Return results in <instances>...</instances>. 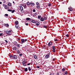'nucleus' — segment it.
<instances>
[{"instance_id":"obj_1","label":"nucleus","mask_w":75,"mask_h":75,"mask_svg":"<svg viewBox=\"0 0 75 75\" xmlns=\"http://www.w3.org/2000/svg\"><path fill=\"white\" fill-rule=\"evenodd\" d=\"M9 56L11 59H17V56L16 55H10Z\"/></svg>"},{"instance_id":"obj_2","label":"nucleus","mask_w":75,"mask_h":75,"mask_svg":"<svg viewBox=\"0 0 75 75\" xmlns=\"http://www.w3.org/2000/svg\"><path fill=\"white\" fill-rule=\"evenodd\" d=\"M51 54L49 52L47 54L45 55V58L46 59H48V58H50V55Z\"/></svg>"},{"instance_id":"obj_3","label":"nucleus","mask_w":75,"mask_h":75,"mask_svg":"<svg viewBox=\"0 0 75 75\" xmlns=\"http://www.w3.org/2000/svg\"><path fill=\"white\" fill-rule=\"evenodd\" d=\"M52 51L55 52V50L56 48H55V47L54 46H53L52 47Z\"/></svg>"},{"instance_id":"obj_4","label":"nucleus","mask_w":75,"mask_h":75,"mask_svg":"<svg viewBox=\"0 0 75 75\" xmlns=\"http://www.w3.org/2000/svg\"><path fill=\"white\" fill-rule=\"evenodd\" d=\"M36 25H40V23L38 21H36L35 22Z\"/></svg>"},{"instance_id":"obj_5","label":"nucleus","mask_w":75,"mask_h":75,"mask_svg":"<svg viewBox=\"0 0 75 75\" xmlns=\"http://www.w3.org/2000/svg\"><path fill=\"white\" fill-rule=\"evenodd\" d=\"M30 5L31 7H33V6H35V4H34V3H32L30 2Z\"/></svg>"},{"instance_id":"obj_6","label":"nucleus","mask_w":75,"mask_h":75,"mask_svg":"<svg viewBox=\"0 0 75 75\" xmlns=\"http://www.w3.org/2000/svg\"><path fill=\"white\" fill-rule=\"evenodd\" d=\"M51 45H52V42H50L48 43V46L50 47Z\"/></svg>"},{"instance_id":"obj_7","label":"nucleus","mask_w":75,"mask_h":75,"mask_svg":"<svg viewBox=\"0 0 75 75\" xmlns=\"http://www.w3.org/2000/svg\"><path fill=\"white\" fill-rule=\"evenodd\" d=\"M15 25H17L18 24V21H16L15 22Z\"/></svg>"},{"instance_id":"obj_8","label":"nucleus","mask_w":75,"mask_h":75,"mask_svg":"<svg viewBox=\"0 0 75 75\" xmlns=\"http://www.w3.org/2000/svg\"><path fill=\"white\" fill-rule=\"evenodd\" d=\"M20 7V9L21 10V11L23 10V6H19Z\"/></svg>"},{"instance_id":"obj_9","label":"nucleus","mask_w":75,"mask_h":75,"mask_svg":"<svg viewBox=\"0 0 75 75\" xmlns=\"http://www.w3.org/2000/svg\"><path fill=\"white\" fill-rule=\"evenodd\" d=\"M13 50H15L16 51H17L18 50V49H17V48L16 47H14L13 48Z\"/></svg>"},{"instance_id":"obj_10","label":"nucleus","mask_w":75,"mask_h":75,"mask_svg":"<svg viewBox=\"0 0 75 75\" xmlns=\"http://www.w3.org/2000/svg\"><path fill=\"white\" fill-rule=\"evenodd\" d=\"M14 45H16L18 43H17V42L16 41H15L13 42Z\"/></svg>"},{"instance_id":"obj_11","label":"nucleus","mask_w":75,"mask_h":75,"mask_svg":"<svg viewBox=\"0 0 75 75\" xmlns=\"http://www.w3.org/2000/svg\"><path fill=\"white\" fill-rule=\"evenodd\" d=\"M69 10L70 11H73V9L72 8H69Z\"/></svg>"},{"instance_id":"obj_12","label":"nucleus","mask_w":75,"mask_h":75,"mask_svg":"<svg viewBox=\"0 0 75 75\" xmlns=\"http://www.w3.org/2000/svg\"><path fill=\"white\" fill-rule=\"evenodd\" d=\"M40 20L41 21H44V18H43L42 17H41L40 18Z\"/></svg>"},{"instance_id":"obj_13","label":"nucleus","mask_w":75,"mask_h":75,"mask_svg":"<svg viewBox=\"0 0 75 75\" xmlns=\"http://www.w3.org/2000/svg\"><path fill=\"white\" fill-rule=\"evenodd\" d=\"M22 64H23V65L24 66H26V64L25 63V62H22Z\"/></svg>"},{"instance_id":"obj_14","label":"nucleus","mask_w":75,"mask_h":75,"mask_svg":"<svg viewBox=\"0 0 75 75\" xmlns=\"http://www.w3.org/2000/svg\"><path fill=\"white\" fill-rule=\"evenodd\" d=\"M4 25L5 26H6L7 27H9V25H8V24H6V23H4Z\"/></svg>"},{"instance_id":"obj_15","label":"nucleus","mask_w":75,"mask_h":75,"mask_svg":"<svg viewBox=\"0 0 75 75\" xmlns=\"http://www.w3.org/2000/svg\"><path fill=\"white\" fill-rule=\"evenodd\" d=\"M65 74H64V75H67L68 74V71H66L65 72Z\"/></svg>"},{"instance_id":"obj_16","label":"nucleus","mask_w":75,"mask_h":75,"mask_svg":"<svg viewBox=\"0 0 75 75\" xmlns=\"http://www.w3.org/2000/svg\"><path fill=\"white\" fill-rule=\"evenodd\" d=\"M65 68H63L62 69V71H63V72H65Z\"/></svg>"},{"instance_id":"obj_17","label":"nucleus","mask_w":75,"mask_h":75,"mask_svg":"<svg viewBox=\"0 0 75 75\" xmlns=\"http://www.w3.org/2000/svg\"><path fill=\"white\" fill-rule=\"evenodd\" d=\"M44 21H45V20H46L47 19V17L45 16L44 18Z\"/></svg>"},{"instance_id":"obj_18","label":"nucleus","mask_w":75,"mask_h":75,"mask_svg":"<svg viewBox=\"0 0 75 75\" xmlns=\"http://www.w3.org/2000/svg\"><path fill=\"white\" fill-rule=\"evenodd\" d=\"M21 41L22 42H25V40L24 39H22L21 40Z\"/></svg>"},{"instance_id":"obj_19","label":"nucleus","mask_w":75,"mask_h":75,"mask_svg":"<svg viewBox=\"0 0 75 75\" xmlns=\"http://www.w3.org/2000/svg\"><path fill=\"white\" fill-rule=\"evenodd\" d=\"M34 58H35V59H37V57L36 55H34Z\"/></svg>"},{"instance_id":"obj_20","label":"nucleus","mask_w":75,"mask_h":75,"mask_svg":"<svg viewBox=\"0 0 75 75\" xmlns=\"http://www.w3.org/2000/svg\"><path fill=\"white\" fill-rule=\"evenodd\" d=\"M31 22H32V23H35L36 22V21H35V20H32L31 21Z\"/></svg>"},{"instance_id":"obj_21","label":"nucleus","mask_w":75,"mask_h":75,"mask_svg":"<svg viewBox=\"0 0 75 75\" xmlns=\"http://www.w3.org/2000/svg\"><path fill=\"white\" fill-rule=\"evenodd\" d=\"M28 70H29V71H31L32 70L31 68H30V67H29L28 68Z\"/></svg>"},{"instance_id":"obj_22","label":"nucleus","mask_w":75,"mask_h":75,"mask_svg":"<svg viewBox=\"0 0 75 75\" xmlns=\"http://www.w3.org/2000/svg\"><path fill=\"white\" fill-rule=\"evenodd\" d=\"M16 46L18 47V48H20V45H19V44H17V45H16Z\"/></svg>"},{"instance_id":"obj_23","label":"nucleus","mask_w":75,"mask_h":75,"mask_svg":"<svg viewBox=\"0 0 75 75\" xmlns=\"http://www.w3.org/2000/svg\"><path fill=\"white\" fill-rule=\"evenodd\" d=\"M24 71L26 72H27V71H28V69L27 68H25V69Z\"/></svg>"},{"instance_id":"obj_24","label":"nucleus","mask_w":75,"mask_h":75,"mask_svg":"<svg viewBox=\"0 0 75 75\" xmlns=\"http://www.w3.org/2000/svg\"><path fill=\"white\" fill-rule=\"evenodd\" d=\"M41 16H38V19H40V18H41Z\"/></svg>"},{"instance_id":"obj_25","label":"nucleus","mask_w":75,"mask_h":75,"mask_svg":"<svg viewBox=\"0 0 75 75\" xmlns=\"http://www.w3.org/2000/svg\"><path fill=\"white\" fill-rule=\"evenodd\" d=\"M2 2L4 3H6V0H1Z\"/></svg>"},{"instance_id":"obj_26","label":"nucleus","mask_w":75,"mask_h":75,"mask_svg":"<svg viewBox=\"0 0 75 75\" xmlns=\"http://www.w3.org/2000/svg\"><path fill=\"white\" fill-rule=\"evenodd\" d=\"M31 3V2H27V5L28 6V5H30V4Z\"/></svg>"},{"instance_id":"obj_27","label":"nucleus","mask_w":75,"mask_h":75,"mask_svg":"<svg viewBox=\"0 0 75 75\" xmlns=\"http://www.w3.org/2000/svg\"><path fill=\"white\" fill-rule=\"evenodd\" d=\"M26 20H27V21H28V20H30V18H27L26 19Z\"/></svg>"},{"instance_id":"obj_28","label":"nucleus","mask_w":75,"mask_h":75,"mask_svg":"<svg viewBox=\"0 0 75 75\" xmlns=\"http://www.w3.org/2000/svg\"><path fill=\"white\" fill-rule=\"evenodd\" d=\"M8 5L9 6H10H10H11V3H8Z\"/></svg>"},{"instance_id":"obj_29","label":"nucleus","mask_w":75,"mask_h":75,"mask_svg":"<svg viewBox=\"0 0 75 75\" xmlns=\"http://www.w3.org/2000/svg\"><path fill=\"white\" fill-rule=\"evenodd\" d=\"M15 27L16 28H18V27H19V26L18 25H15Z\"/></svg>"},{"instance_id":"obj_30","label":"nucleus","mask_w":75,"mask_h":75,"mask_svg":"<svg viewBox=\"0 0 75 75\" xmlns=\"http://www.w3.org/2000/svg\"><path fill=\"white\" fill-rule=\"evenodd\" d=\"M23 6L24 7V8H25L27 7V5H25Z\"/></svg>"},{"instance_id":"obj_31","label":"nucleus","mask_w":75,"mask_h":75,"mask_svg":"<svg viewBox=\"0 0 75 75\" xmlns=\"http://www.w3.org/2000/svg\"><path fill=\"white\" fill-rule=\"evenodd\" d=\"M43 27L44 28H47V26H46L45 25L43 26Z\"/></svg>"},{"instance_id":"obj_32","label":"nucleus","mask_w":75,"mask_h":75,"mask_svg":"<svg viewBox=\"0 0 75 75\" xmlns=\"http://www.w3.org/2000/svg\"><path fill=\"white\" fill-rule=\"evenodd\" d=\"M6 33L7 34V35L9 33V31H6Z\"/></svg>"},{"instance_id":"obj_33","label":"nucleus","mask_w":75,"mask_h":75,"mask_svg":"<svg viewBox=\"0 0 75 75\" xmlns=\"http://www.w3.org/2000/svg\"><path fill=\"white\" fill-rule=\"evenodd\" d=\"M4 7L5 8H7V5H6V4H5L4 5Z\"/></svg>"},{"instance_id":"obj_34","label":"nucleus","mask_w":75,"mask_h":75,"mask_svg":"<svg viewBox=\"0 0 75 75\" xmlns=\"http://www.w3.org/2000/svg\"><path fill=\"white\" fill-rule=\"evenodd\" d=\"M43 48H44V49H46V47H45V46L44 45L42 47Z\"/></svg>"},{"instance_id":"obj_35","label":"nucleus","mask_w":75,"mask_h":75,"mask_svg":"<svg viewBox=\"0 0 75 75\" xmlns=\"http://www.w3.org/2000/svg\"><path fill=\"white\" fill-rule=\"evenodd\" d=\"M22 55H23V54H22V53H21V54H19V56L20 57H21V56H22Z\"/></svg>"},{"instance_id":"obj_36","label":"nucleus","mask_w":75,"mask_h":75,"mask_svg":"<svg viewBox=\"0 0 75 75\" xmlns=\"http://www.w3.org/2000/svg\"><path fill=\"white\" fill-rule=\"evenodd\" d=\"M37 8H40V6H37Z\"/></svg>"},{"instance_id":"obj_37","label":"nucleus","mask_w":75,"mask_h":75,"mask_svg":"<svg viewBox=\"0 0 75 75\" xmlns=\"http://www.w3.org/2000/svg\"><path fill=\"white\" fill-rule=\"evenodd\" d=\"M15 11V10H13L12 11L11 13H14Z\"/></svg>"},{"instance_id":"obj_38","label":"nucleus","mask_w":75,"mask_h":75,"mask_svg":"<svg viewBox=\"0 0 75 75\" xmlns=\"http://www.w3.org/2000/svg\"><path fill=\"white\" fill-rule=\"evenodd\" d=\"M5 16L6 17H8V14H5Z\"/></svg>"},{"instance_id":"obj_39","label":"nucleus","mask_w":75,"mask_h":75,"mask_svg":"<svg viewBox=\"0 0 75 75\" xmlns=\"http://www.w3.org/2000/svg\"><path fill=\"white\" fill-rule=\"evenodd\" d=\"M18 54H20V50H18Z\"/></svg>"},{"instance_id":"obj_40","label":"nucleus","mask_w":75,"mask_h":75,"mask_svg":"<svg viewBox=\"0 0 75 75\" xmlns=\"http://www.w3.org/2000/svg\"><path fill=\"white\" fill-rule=\"evenodd\" d=\"M7 10L8 11H12V10L11 9H8Z\"/></svg>"},{"instance_id":"obj_41","label":"nucleus","mask_w":75,"mask_h":75,"mask_svg":"<svg viewBox=\"0 0 75 75\" xmlns=\"http://www.w3.org/2000/svg\"><path fill=\"white\" fill-rule=\"evenodd\" d=\"M66 36L67 37H69V34H67L66 35Z\"/></svg>"},{"instance_id":"obj_42","label":"nucleus","mask_w":75,"mask_h":75,"mask_svg":"<svg viewBox=\"0 0 75 75\" xmlns=\"http://www.w3.org/2000/svg\"><path fill=\"white\" fill-rule=\"evenodd\" d=\"M48 61L49 62H51V59H49Z\"/></svg>"},{"instance_id":"obj_43","label":"nucleus","mask_w":75,"mask_h":75,"mask_svg":"<svg viewBox=\"0 0 75 75\" xmlns=\"http://www.w3.org/2000/svg\"><path fill=\"white\" fill-rule=\"evenodd\" d=\"M48 6H51V4H48Z\"/></svg>"},{"instance_id":"obj_44","label":"nucleus","mask_w":75,"mask_h":75,"mask_svg":"<svg viewBox=\"0 0 75 75\" xmlns=\"http://www.w3.org/2000/svg\"><path fill=\"white\" fill-rule=\"evenodd\" d=\"M9 35L10 36V35H11V34L10 33H9L8 35Z\"/></svg>"},{"instance_id":"obj_45","label":"nucleus","mask_w":75,"mask_h":75,"mask_svg":"<svg viewBox=\"0 0 75 75\" xmlns=\"http://www.w3.org/2000/svg\"><path fill=\"white\" fill-rule=\"evenodd\" d=\"M36 4L37 5H39V3H38V2H36Z\"/></svg>"},{"instance_id":"obj_46","label":"nucleus","mask_w":75,"mask_h":75,"mask_svg":"<svg viewBox=\"0 0 75 75\" xmlns=\"http://www.w3.org/2000/svg\"><path fill=\"white\" fill-rule=\"evenodd\" d=\"M43 24H46V21L43 22Z\"/></svg>"},{"instance_id":"obj_47","label":"nucleus","mask_w":75,"mask_h":75,"mask_svg":"<svg viewBox=\"0 0 75 75\" xmlns=\"http://www.w3.org/2000/svg\"><path fill=\"white\" fill-rule=\"evenodd\" d=\"M57 75H59V72H57Z\"/></svg>"},{"instance_id":"obj_48","label":"nucleus","mask_w":75,"mask_h":75,"mask_svg":"<svg viewBox=\"0 0 75 75\" xmlns=\"http://www.w3.org/2000/svg\"><path fill=\"white\" fill-rule=\"evenodd\" d=\"M33 12H35V9H33Z\"/></svg>"},{"instance_id":"obj_49","label":"nucleus","mask_w":75,"mask_h":75,"mask_svg":"<svg viewBox=\"0 0 75 75\" xmlns=\"http://www.w3.org/2000/svg\"><path fill=\"white\" fill-rule=\"evenodd\" d=\"M30 64H31L30 63H29L27 64L28 65H30Z\"/></svg>"},{"instance_id":"obj_50","label":"nucleus","mask_w":75,"mask_h":75,"mask_svg":"<svg viewBox=\"0 0 75 75\" xmlns=\"http://www.w3.org/2000/svg\"><path fill=\"white\" fill-rule=\"evenodd\" d=\"M2 33H0V36H2Z\"/></svg>"},{"instance_id":"obj_51","label":"nucleus","mask_w":75,"mask_h":75,"mask_svg":"<svg viewBox=\"0 0 75 75\" xmlns=\"http://www.w3.org/2000/svg\"><path fill=\"white\" fill-rule=\"evenodd\" d=\"M54 40L55 41H58V39H55Z\"/></svg>"},{"instance_id":"obj_52","label":"nucleus","mask_w":75,"mask_h":75,"mask_svg":"<svg viewBox=\"0 0 75 75\" xmlns=\"http://www.w3.org/2000/svg\"><path fill=\"white\" fill-rule=\"evenodd\" d=\"M5 41L6 42V43H7V42H7V40H5Z\"/></svg>"},{"instance_id":"obj_53","label":"nucleus","mask_w":75,"mask_h":75,"mask_svg":"<svg viewBox=\"0 0 75 75\" xmlns=\"http://www.w3.org/2000/svg\"><path fill=\"white\" fill-rule=\"evenodd\" d=\"M50 75H54L52 74V73H50Z\"/></svg>"},{"instance_id":"obj_54","label":"nucleus","mask_w":75,"mask_h":75,"mask_svg":"<svg viewBox=\"0 0 75 75\" xmlns=\"http://www.w3.org/2000/svg\"><path fill=\"white\" fill-rule=\"evenodd\" d=\"M11 32V30L9 31V33H10Z\"/></svg>"},{"instance_id":"obj_55","label":"nucleus","mask_w":75,"mask_h":75,"mask_svg":"<svg viewBox=\"0 0 75 75\" xmlns=\"http://www.w3.org/2000/svg\"><path fill=\"white\" fill-rule=\"evenodd\" d=\"M37 68H40V66H37Z\"/></svg>"},{"instance_id":"obj_56","label":"nucleus","mask_w":75,"mask_h":75,"mask_svg":"<svg viewBox=\"0 0 75 75\" xmlns=\"http://www.w3.org/2000/svg\"><path fill=\"white\" fill-rule=\"evenodd\" d=\"M26 25H28V23H26Z\"/></svg>"},{"instance_id":"obj_57","label":"nucleus","mask_w":75,"mask_h":75,"mask_svg":"<svg viewBox=\"0 0 75 75\" xmlns=\"http://www.w3.org/2000/svg\"><path fill=\"white\" fill-rule=\"evenodd\" d=\"M34 15H35V16H36L37 13H34Z\"/></svg>"},{"instance_id":"obj_58","label":"nucleus","mask_w":75,"mask_h":75,"mask_svg":"<svg viewBox=\"0 0 75 75\" xmlns=\"http://www.w3.org/2000/svg\"><path fill=\"white\" fill-rule=\"evenodd\" d=\"M2 4V2L0 1V4Z\"/></svg>"},{"instance_id":"obj_59","label":"nucleus","mask_w":75,"mask_h":75,"mask_svg":"<svg viewBox=\"0 0 75 75\" xmlns=\"http://www.w3.org/2000/svg\"><path fill=\"white\" fill-rule=\"evenodd\" d=\"M27 41V39H25V41L26 42V41Z\"/></svg>"},{"instance_id":"obj_60","label":"nucleus","mask_w":75,"mask_h":75,"mask_svg":"<svg viewBox=\"0 0 75 75\" xmlns=\"http://www.w3.org/2000/svg\"><path fill=\"white\" fill-rule=\"evenodd\" d=\"M3 7H4V4L3 5Z\"/></svg>"},{"instance_id":"obj_61","label":"nucleus","mask_w":75,"mask_h":75,"mask_svg":"<svg viewBox=\"0 0 75 75\" xmlns=\"http://www.w3.org/2000/svg\"><path fill=\"white\" fill-rule=\"evenodd\" d=\"M18 40H20V38H18Z\"/></svg>"},{"instance_id":"obj_62","label":"nucleus","mask_w":75,"mask_h":75,"mask_svg":"<svg viewBox=\"0 0 75 75\" xmlns=\"http://www.w3.org/2000/svg\"><path fill=\"white\" fill-rule=\"evenodd\" d=\"M13 4H14V1H13Z\"/></svg>"},{"instance_id":"obj_63","label":"nucleus","mask_w":75,"mask_h":75,"mask_svg":"<svg viewBox=\"0 0 75 75\" xmlns=\"http://www.w3.org/2000/svg\"><path fill=\"white\" fill-rule=\"evenodd\" d=\"M53 61H55V59H53Z\"/></svg>"},{"instance_id":"obj_64","label":"nucleus","mask_w":75,"mask_h":75,"mask_svg":"<svg viewBox=\"0 0 75 75\" xmlns=\"http://www.w3.org/2000/svg\"><path fill=\"white\" fill-rule=\"evenodd\" d=\"M1 44L2 45V43H1Z\"/></svg>"}]
</instances>
